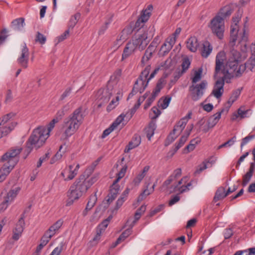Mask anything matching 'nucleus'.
Instances as JSON below:
<instances>
[{"mask_svg": "<svg viewBox=\"0 0 255 255\" xmlns=\"http://www.w3.org/2000/svg\"><path fill=\"white\" fill-rule=\"evenodd\" d=\"M212 50L213 47L211 43L208 41H205L202 44L200 51L201 55L203 58H207L210 55Z\"/></svg>", "mask_w": 255, "mask_h": 255, "instance_id": "nucleus-24", "label": "nucleus"}, {"mask_svg": "<svg viewBox=\"0 0 255 255\" xmlns=\"http://www.w3.org/2000/svg\"><path fill=\"white\" fill-rule=\"evenodd\" d=\"M113 95L112 89L108 86L107 88L100 89L98 92V98L101 101L99 107H101L103 104L107 103Z\"/></svg>", "mask_w": 255, "mask_h": 255, "instance_id": "nucleus-15", "label": "nucleus"}, {"mask_svg": "<svg viewBox=\"0 0 255 255\" xmlns=\"http://www.w3.org/2000/svg\"><path fill=\"white\" fill-rule=\"evenodd\" d=\"M209 161H204L202 164L199 165L195 172V174H200L202 171L206 169L208 166Z\"/></svg>", "mask_w": 255, "mask_h": 255, "instance_id": "nucleus-62", "label": "nucleus"}, {"mask_svg": "<svg viewBox=\"0 0 255 255\" xmlns=\"http://www.w3.org/2000/svg\"><path fill=\"white\" fill-rule=\"evenodd\" d=\"M178 136V135H177L176 133H173V130L167 136L165 142V146H167L169 145L170 143L174 141V140Z\"/></svg>", "mask_w": 255, "mask_h": 255, "instance_id": "nucleus-51", "label": "nucleus"}, {"mask_svg": "<svg viewBox=\"0 0 255 255\" xmlns=\"http://www.w3.org/2000/svg\"><path fill=\"white\" fill-rule=\"evenodd\" d=\"M156 46L153 42H151L147 49L146 50L144 55L142 58L141 62V64L144 66L145 63L147 62L151 57L153 52L156 49Z\"/></svg>", "mask_w": 255, "mask_h": 255, "instance_id": "nucleus-20", "label": "nucleus"}, {"mask_svg": "<svg viewBox=\"0 0 255 255\" xmlns=\"http://www.w3.org/2000/svg\"><path fill=\"white\" fill-rule=\"evenodd\" d=\"M224 82L222 80H217L213 87L210 95L206 98L205 102H210L214 96L217 99H220L224 93Z\"/></svg>", "mask_w": 255, "mask_h": 255, "instance_id": "nucleus-10", "label": "nucleus"}, {"mask_svg": "<svg viewBox=\"0 0 255 255\" xmlns=\"http://www.w3.org/2000/svg\"><path fill=\"white\" fill-rule=\"evenodd\" d=\"M25 216L24 214L21 215L15 228L13 230L12 239L14 241H17L22 235L25 226Z\"/></svg>", "mask_w": 255, "mask_h": 255, "instance_id": "nucleus-13", "label": "nucleus"}, {"mask_svg": "<svg viewBox=\"0 0 255 255\" xmlns=\"http://www.w3.org/2000/svg\"><path fill=\"white\" fill-rule=\"evenodd\" d=\"M247 250L238 251L236 252L234 255H243L246 254V255H255V248H250Z\"/></svg>", "mask_w": 255, "mask_h": 255, "instance_id": "nucleus-55", "label": "nucleus"}, {"mask_svg": "<svg viewBox=\"0 0 255 255\" xmlns=\"http://www.w3.org/2000/svg\"><path fill=\"white\" fill-rule=\"evenodd\" d=\"M121 97L122 96L119 93V95L116 97V100L113 99L112 100L107 108L108 111H112L119 104V101Z\"/></svg>", "mask_w": 255, "mask_h": 255, "instance_id": "nucleus-46", "label": "nucleus"}, {"mask_svg": "<svg viewBox=\"0 0 255 255\" xmlns=\"http://www.w3.org/2000/svg\"><path fill=\"white\" fill-rule=\"evenodd\" d=\"M73 166L72 165H70L68 167L65 168L66 170H67V177L66 179H65V181H69L72 180L78 174V170L80 168V165L77 164L73 169Z\"/></svg>", "mask_w": 255, "mask_h": 255, "instance_id": "nucleus-23", "label": "nucleus"}, {"mask_svg": "<svg viewBox=\"0 0 255 255\" xmlns=\"http://www.w3.org/2000/svg\"><path fill=\"white\" fill-rule=\"evenodd\" d=\"M232 13V10L229 6H225L222 8L220 12L221 16L223 18L226 16L230 15Z\"/></svg>", "mask_w": 255, "mask_h": 255, "instance_id": "nucleus-58", "label": "nucleus"}, {"mask_svg": "<svg viewBox=\"0 0 255 255\" xmlns=\"http://www.w3.org/2000/svg\"><path fill=\"white\" fill-rule=\"evenodd\" d=\"M97 198L96 195L91 196L89 201L88 202L85 211L83 212L84 216L86 215L87 211L90 210L95 204Z\"/></svg>", "mask_w": 255, "mask_h": 255, "instance_id": "nucleus-38", "label": "nucleus"}, {"mask_svg": "<svg viewBox=\"0 0 255 255\" xmlns=\"http://www.w3.org/2000/svg\"><path fill=\"white\" fill-rule=\"evenodd\" d=\"M97 180L96 176L85 178V175H81L76 180L73 185L75 186V188L83 196Z\"/></svg>", "mask_w": 255, "mask_h": 255, "instance_id": "nucleus-6", "label": "nucleus"}, {"mask_svg": "<svg viewBox=\"0 0 255 255\" xmlns=\"http://www.w3.org/2000/svg\"><path fill=\"white\" fill-rule=\"evenodd\" d=\"M165 84V80L162 78L160 79L157 83L155 89L152 92V95L156 97L158 95L161 90L163 88Z\"/></svg>", "mask_w": 255, "mask_h": 255, "instance_id": "nucleus-37", "label": "nucleus"}, {"mask_svg": "<svg viewBox=\"0 0 255 255\" xmlns=\"http://www.w3.org/2000/svg\"><path fill=\"white\" fill-rule=\"evenodd\" d=\"M207 81L203 80L199 84H193L189 87V90L193 101H197L201 99L207 87Z\"/></svg>", "mask_w": 255, "mask_h": 255, "instance_id": "nucleus-8", "label": "nucleus"}, {"mask_svg": "<svg viewBox=\"0 0 255 255\" xmlns=\"http://www.w3.org/2000/svg\"><path fill=\"white\" fill-rule=\"evenodd\" d=\"M182 75V73H180L178 71L176 72L174 74L173 78L171 79L170 83H169L170 88H171L177 81V80Z\"/></svg>", "mask_w": 255, "mask_h": 255, "instance_id": "nucleus-64", "label": "nucleus"}, {"mask_svg": "<svg viewBox=\"0 0 255 255\" xmlns=\"http://www.w3.org/2000/svg\"><path fill=\"white\" fill-rule=\"evenodd\" d=\"M202 69L199 68L198 70L194 72V76L191 78L192 83L197 84L198 82L200 81L202 78Z\"/></svg>", "mask_w": 255, "mask_h": 255, "instance_id": "nucleus-44", "label": "nucleus"}, {"mask_svg": "<svg viewBox=\"0 0 255 255\" xmlns=\"http://www.w3.org/2000/svg\"><path fill=\"white\" fill-rule=\"evenodd\" d=\"M178 136V135H177L176 133H173V130L167 136L165 142V146H167L169 145L170 143L174 141V140Z\"/></svg>", "mask_w": 255, "mask_h": 255, "instance_id": "nucleus-52", "label": "nucleus"}, {"mask_svg": "<svg viewBox=\"0 0 255 255\" xmlns=\"http://www.w3.org/2000/svg\"><path fill=\"white\" fill-rule=\"evenodd\" d=\"M181 175V169H177L174 171L173 175L170 176L169 178L166 180L164 184L167 186L170 184L176 177H179Z\"/></svg>", "mask_w": 255, "mask_h": 255, "instance_id": "nucleus-40", "label": "nucleus"}, {"mask_svg": "<svg viewBox=\"0 0 255 255\" xmlns=\"http://www.w3.org/2000/svg\"><path fill=\"white\" fill-rule=\"evenodd\" d=\"M156 128V125L155 122H151L148 127L145 128V131L146 134V136L149 140H150L151 137L154 133V131Z\"/></svg>", "mask_w": 255, "mask_h": 255, "instance_id": "nucleus-33", "label": "nucleus"}, {"mask_svg": "<svg viewBox=\"0 0 255 255\" xmlns=\"http://www.w3.org/2000/svg\"><path fill=\"white\" fill-rule=\"evenodd\" d=\"M186 46L190 51L196 52L199 46L197 38L195 36L189 38L186 42Z\"/></svg>", "mask_w": 255, "mask_h": 255, "instance_id": "nucleus-29", "label": "nucleus"}, {"mask_svg": "<svg viewBox=\"0 0 255 255\" xmlns=\"http://www.w3.org/2000/svg\"><path fill=\"white\" fill-rule=\"evenodd\" d=\"M15 114L13 113H10L4 115L2 117L1 122H0V126L4 125H9L12 123H16L15 122L13 121V118L14 117Z\"/></svg>", "mask_w": 255, "mask_h": 255, "instance_id": "nucleus-32", "label": "nucleus"}, {"mask_svg": "<svg viewBox=\"0 0 255 255\" xmlns=\"http://www.w3.org/2000/svg\"><path fill=\"white\" fill-rule=\"evenodd\" d=\"M242 15V11L239 10L236 13V15L232 18L233 22L231 25L230 33L233 41H235L236 40V36L239 31L238 23L241 20Z\"/></svg>", "mask_w": 255, "mask_h": 255, "instance_id": "nucleus-16", "label": "nucleus"}, {"mask_svg": "<svg viewBox=\"0 0 255 255\" xmlns=\"http://www.w3.org/2000/svg\"><path fill=\"white\" fill-rule=\"evenodd\" d=\"M80 16L81 15L79 13H77L71 17L68 24L69 30L70 28H73L79 19Z\"/></svg>", "mask_w": 255, "mask_h": 255, "instance_id": "nucleus-43", "label": "nucleus"}, {"mask_svg": "<svg viewBox=\"0 0 255 255\" xmlns=\"http://www.w3.org/2000/svg\"><path fill=\"white\" fill-rule=\"evenodd\" d=\"M127 169V166L124 165L120 171L117 173V179L114 181L116 182H118L121 179L124 177Z\"/></svg>", "mask_w": 255, "mask_h": 255, "instance_id": "nucleus-61", "label": "nucleus"}, {"mask_svg": "<svg viewBox=\"0 0 255 255\" xmlns=\"http://www.w3.org/2000/svg\"><path fill=\"white\" fill-rule=\"evenodd\" d=\"M150 39H148L147 33L146 31L139 32L135 34L129 41L124 48L122 54V59L127 58L131 55L136 50L138 49L142 51L145 48Z\"/></svg>", "mask_w": 255, "mask_h": 255, "instance_id": "nucleus-3", "label": "nucleus"}, {"mask_svg": "<svg viewBox=\"0 0 255 255\" xmlns=\"http://www.w3.org/2000/svg\"><path fill=\"white\" fill-rule=\"evenodd\" d=\"M29 56L28 48L27 47L26 44L24 43L21 45L20 55L17 59L18 64L23 68H27Z\"/></svg>", "mask_w": 255, "mask_h": 255, "instance_id": "nucleus-12", "label": "nucleus"}, {"mask_svg": "<svg viewBox=\"0 0 255 255\" xmlns=\"http://www.w3.org/2000/svg\"><path fill=\"white\" fill-rule=\"evenodd\" d=\"M21 148H16L9 150L4 154L0 160L5 162L0 169V183L3 181L19 161L18 155Z\"/></svg>", "mask_w": 255, "mask_h": 255, "instance_id": "nucleus-2", "label": "nucleus"}, {"mask_svg": "<svg viewBox=\"0 0 255 255\" xmlns=\"http://www.w3.org/2000/svg\"><path fill=\"white\" fill-rule=\"evenodd\" d=\"M84 118L82 108L79 107L65 119L63 125V135L65 138L68 139L76 132L82 124Z\"/></svg>", "mask_w": 255, "mask_h": 255, "instance_id": "nucleus-1", "label": "nucleus"}, {"mask_svg": "<svg viewBox=\"0 0 255 255\" xmlns=\"http://www.w3.org/2000/svg\"><path fill=\"white\" fill-rule=\"evenodd\" d=\"M51 239L50 237L44 233V235L41 239L40 244L37 246L36 252L37 253H39L43 248L45 246Z\"/></svg>", "mask_w": 255, "mask_h": 255, "instance_id": "nucleus-36", "label": "nucleus"}, {"mask_svg": "<svg viewBox=\"0 0 255 255\" xmlns=\"http://www.w3.org/2000/svg\"><path fill=\"white\" fill-rule=\"evenodd\" d=\"M193 128V125L192 124L190 126H188L185 131V134L182 135L180 138L178 143L175 144V147L176 150H178L181 147H182L186 140H187L188 137L190 134L191 131L192 130Z\"/></svg>", "mask_w": 255, "mask_h": 255, "instance_id": "nucleus-26", "label": "nucleus"}, {"mask_svg": "<svg viewBox=\"0 0 255 255\" xmlns=\"http://www.w3.org/2000/svg\"><path fill=\"white\" fill-rule=\"evenodd\" d=\"M178 136V135H177L176 133H173V130L167 136L165 142V146H167L169 145L170 143L174 141V140Z\"/></svg>", "mask_w": 255, "mask_h": 255, "instance_id": "nucleus-53", "label": "nucleus"}, {"mask_svg": "<svg viewBox=\"0 0 255 255\" xmlns=\"http://www.w3.org/2000/svg\"><path fill=\"white\" fill-rule=\"evenodd\" d=\"M190 65V61L189 59L188 58L184 59L181 64L182 69L181 71L179 70L178 72L180 73H182V74H183L189 68Z\"/></svg>", "mask_w": 255, "mask_h": 255, "instance_id": "nucleus-54", "label": "nucleus"}, {"mask_svg": "<svg viewBox=\"0 0 255 255\" xmlns=\"http://www.w3.org/2000/svg\"><path fill=\"white\" fill-rule=\"evenodd\" d=\"M151 70L150 65L146 66L145 69L142 71L139 77L135 82L132 91L129 94L128 99L132 98L134 95L138 92L142 93L146 88L149 81L153 78L158 71V68H156L148 76Z\"/></svg>", "mask_w": 255, "mask_h": 255, "instance_id": "nucleus-4", "label": "nucleus"}, {"mask_svg": "<svg viewBox=\"0 0 255 255\" xmlns=\"http://www.w3.org/2000/svg\"><path fill=\"white\" fill-rule=\"evenodd\" d=\"M188 178L187 177L182 178L178 182V184L174 186V191H178L182 193L189 190V187L191 186L192 184L191 182H189L187 184H185Z\"/></svg>", "mask_w": 255, "mask_h": 255, "instance_id": "nucleus-19", "label": "nucleus"}, {"mask_svg": "<svg viewBox=\"0 0 255 255\" xmlns=\"http://www.w3.org/2000/svg\"><path fill=\"white\" fill-rule=\"evenodd\" d=\"M46 37L43 34L39 32H37L35 38V41L39 42L41 44H43L45 43Z\"/></svg>", "mask_w": 255, "mask_h": 255, "instance_id": "nucleus-63", "label": "nucleus"}, {"mask_svg": "<svg viewBox=\"0 0 255 255\" xmlns=\"http://www.w3.org/2000/svg\"><path fill=\"white\" fill-rule=\"evenodd\" d=\"M241 66L239 67V69L236 70H231V68L224 67L223 69L222 72L224 76L222 78H219L218 80H222L224 82V85L225 82L229 83L231 82V79L235 75L237 77H239L241 75L242 72H240Z\"/></svg>", "mask_w": 255, "mask_h": 255, "instance_id": "nucleus-11", "label": "nucleus"}, {"mask_svg": "<svg viewBox=\"0 0 255 255\" xmlns=\"http://www.w3.org/2000/svg\"><path fill=\"white\" fill-rule=\"evenodd\" d=\"M209 27L212 32L219 38L222 39L224 36L225 29L224 19L220 15L215 16L211 20Z\"/></svg>", "mask_w": 255, "mask_h": 255, "instance_id": "nucleus-7", "label": "nucleus"}, {"mask_svg": "<svg viewBox=\"0 0 255 255\" xmlns=\"http://www.w3.org/2000/svg\"><path fill=\"white\" fill-rule=\"evenodd\" d=\"M67 196L68 199L66 205L69 206L72 205L75 201L78 200L82 195L75 188V186L72 185L67 192Z\"/></svg>", "mask_w": 255, "mask_h": 255, "instance_id": "nucleus-14", "label": "nucleus"}, {"mask_svg": "<svg viewBox=\"0 0 255 255\" xmlns=\"http://www.w3.org/2000/svg\"><path fill=\"white\" fill-rule=\"evenodd\" d=\"M241 94V90L240 89H237L235 91H234L231 97H230L228 103V104L231 106L232 105L233 103L237 100V99L239 97L240 95Z\"/></svg>", "mask_w": 255, "mask_h": 255, "instance_id": "nucleus-45", "label": "nucleus"}, {"mask_svg": "<svg viewBox=\"0 0 255 255\" xmlns=\"http://www.w3.org/2000/svg\"><path fill=\"white\" fill-rule=\"evenodd\" d=\"M178 136V135H177L176 133H173V130L167 136L165 142V146H167L169 145L170 143L174 141V140Z\"/></svg>", "mask_w": 255, "mask_h": 255, "instance_id": "nucleus-50", "label": "nucleus"}, {"mask_svg": "<svg viewBox=\"0 0 255 255\" xmlns=\"http://www.w3.org/2000/svg\"><path fill=\"white\" fill-rule=\"evenodd\" d=\"M20 190L21 189L19 187H12L7 193L6 196L3 198L10 203H11L16 198Z\"/></svg>", "mask_w": 255, "mask_h": 255, "instance_id": "nucleus-22", "label": "nucleus"}, {"mask_svg": "<svg viewBox=\"0 0 255 255\" xmlns=\"http://www.w3.org/2000/svg\"><path fill=\"white\" fill-rule=\"evenodd\" d=\"M172 48L169 44L164 42L160 48V52L162 55L167 54Z\"/></svg>", "mask_w": 255, "mask_h": 255, "instance_id": "nucleus-57", "label": "nucleus"}, {"mask_svg": "<svg viewBox=\"0 0 255 255\" xmlns=\"http://www.w3.org/2000/svg\"><path fill=\"white\" fill-rule=\"evenodd\" d=\"M25 25L24 18L20 17L14 19L11 23L10 27L15 31H22Z\"/></svg>", "mask_w": 255, "mask_h": 255, "instance_id": "nucleus-21", "label": "nucleus"}, {"mask_svg": "<svg viewBox=\"0 0 255 255\" xmlns=\"http://www.w3.org/2000/svg\"><path fill=\"white\" fill-rule=\"evenodd\" d=\"M155 186V184H154L152 185V188L150 189V191L147 189L144 190V191L142 192V193H141L140 194V195L138 197L137 201L140 202V201H142L144 199V198H145V196L150 194L151 193L154 191Z\"/></svg>", "mask_w": 255, "mask_h": 255, "instance_id": "nucleus-56", "label": "nucleus"}, {"mask_svg": "<svg viewBox=\"0 0 255 255\" xmlns=\"http://www.w3.org/2000/svg\"><path fill=\"white\" fill-rule=\"evenodd\" d=\"M48 137L46 128L39 127L34 129L26 142V150L27 153H29L34 148L38 149L42 146Z\"/></svg>", "mask_w": 255, "mask_h": 255, "instance_id": "nucleus-5", "label": "nucleus"}, {"mask_svg": "<svg viewBox=\"0 0 255 255\" xmlns=\"http://www.w3.org/2000/svg\"><path fill=\"white\" fill-rule=\"evenodd\" d=\"M240 58L241 54L239 51L235 49L231 50L226 63L227 67L231 68L233 70L239 69L238 62Z\"/></svg>", "mask_w": 255, "mask_h": 255, "instance_id": "nucleus-9", "label": "nucleus"}, {"mask_svg": "<svg viewBox=\"0 0 255 255\" xmlns=\"http://www.w3.org/2000/svg\"><path fill=\"white\" fill-rule=\"evenodd\" d=\"M64 244L61 243L57 247H56L49 255H60L63 250Z\"/></svg>", "mask_w": 255, "mask_h": 255, "instance_id": "nucleus-60", "label": "nucleus"}, {"mask_svg": "<svg viewBox=\"0 0 255 255\" xmlns=\"http://www.w3.org/2000/svg\"><path fill=\"white\" fill-rule=\"evenodd\" d=\"M201 140L199 138H195L191 140L190 143L186 147L185 150H187V152L193 150L196 145L200 142Z\"/></svg>", "mask_w": 255, "mask_h": 255, "instance_id": "nucleus-42", "label": "nucleus"}, {"mask_svg": "<svg viewBox=\"0 0 255 255\" xmlns=\"http://www.w3.org/2000/svg\"><path fill=\"white\" fill-rule=\"evenodd\" d=\"M102 233V232L101 229H98L97 230L96 235L93 239V240H91L89 243L90 247L95 246L98 244L101 239Z\"/></svg>", "mask_w": 255, "mask_h": 255, "instance_id": "nucleus-41", "label": "nucleus"}, {"mask_svg": "<svg viewBox=\"0 0 255 255\" xmlns=\"http://www.w3.org/2000/svg\"><path fill=\"white\" fill-rule=\"evenodd\" d=\"M245 65L246 67L250 70L252 71L253 70L255 66V53L252 55L251 57L245 64Z\"/></svg>", "mask_w": 255, "mask_h": 255, "instance_id": "nucleus-47", "label": "nucleus"}, {"mask_svg": "<svg viewBox=\"0 0 255 255\" xmlns=\"http://www.w3.org/2000/svg\"><path fill=\"white\" fill-rule=\"evenodd\" d=\"M141 142L140 136L134 135L125 149V152H128L130 150L137 147Z\"/></svg>", "mask_w": 255, "mask_h": 255, "instance_id": "nucleus-25", "label": "nucleus"}, {"mask_svg": "<svg viewBox=\"0 0 255 255\" xmlns=\"http://www.w3.org/2000/svg\"><path fill=\"white\" fill-rule=\"evenodd\" d=\"M226 59V54L224 51H220L217 53L216 57L215 76L220 72L222 68L224 69V67H226V65H224V63Z\"/></svg>", "mask_w": 255, "mask_h": 255, "instance_id": "nucleus-17", "label": "nucleus"}, {"mask_svg": "<svg viewBox=\"0 0 255 255\" xmlns=\"http://www.w3.org/2000/svg\"><path fill=\"white\" fill-rule=\"evenodd\" d=\"M224 112V109H222L220 112H219L212 116L210 117L208 122L211 128H213L219 122L221 119V114Z\"/></svg>", "mask_w": 255, "mask_h": 255, "instance_id": "nucleus-34", "label": "nucleus"}, {"mask_svg": "<svg viewBox=\"0 0 255 255\" xmlns=\"http://www.w3.org/2000/svg\"><path fill=\"white\" fill-rule=\"evenodd\" d=\"M188 122L187 117L181 119L174 126L173 128V133H176L177 135H179L185 128Z\"/></svg>", "mask_w": 255, "mask_h": 255, "instance_id": "nucleus-27", "label": "nucleus"}, {"mask_svg": "<svg viewBox=\"0 0 255 255\" xmlns=\"http://www.w3.org/2000/svg\"><path fill=\"white\" fill-rule=\"evenodd\" d=\"M17 123H12L11 125H4L0 126V138L9 134L16 127Z\"/></svg>", "mask_w": 255, "mask_h": 255, "instance_id": "nucleus-30", "label": "nucleus"}, {"mask_svg": "<svg viewBox=\"0 0 255 255\" xmlns=\"http://www.w3.org/2000/svg\"><path fill=\"white\" fill-rule=\"evenodd\" d=\"M152 9L153 6L152 5L150 4L147 6V7L145 9L142 10L140 16L135 23V26H142L143 23L149 19L151 14V11Z\"/></svg>", "mask_w": 255, "mask_h": 255, "instance_id": "nucleus-18", "label": "nucleus"}, {"mask_svg": "<svg viewBox=\"0 0 255 255\" xmlns=\"http://www.w3.org/2000/svg\"><path fill=\"white\" fill-rule=\"evenodd\" d=\"M249 112L248 110H245L243 109V107L240 108L237 111V113H234L231 118L232 121H235L237 120L238 118L240 119H244L247 117V114Z\"/></svg>", "mask_w": 255, "mask_h": 255, "instance_id": "nucleus-31", "label": "nucleus"}, {"mask_svg": "<svg viewBox=\"0 0 255 255\" xmlns=\"http://www.w3.org/2000/svg\"><path fill=\"white\" fill-rule=\"evenodd\" d=\"M123 35L117 37L116 40L113 42L111 49L114 51L117 50L123 42V39H122Z\"/></svg>", "mask_w": 255, "mask_h": 255, "instance_id": "nucleus-49", "label": "nucleus"}, {"mask_svg": "<svg viewBox=\"0 0 255 255\" xmlns=\"http://www.w3.org/2000/svg\"><path fill=\"white\" fill-rule=\"evenodd\" d=\"M62 224L63 221L62 220L57 221L53 225L49 227V229L45 233L52 238L60 228Z\"/></svg>", "mask_w": 255, "mask_h": 255, "instance_id": "nucleus-28", "label": "nucleus"}, {"mask_svg": "<svg viewBox=\"0 0 255 255\" xmlns=\"http://www.w3.org/2000/svg\"><path fill=\"white\" fill-rule=\"evenodd\" d=\"M198 125L199 126V128L198 131L199 132L200 131H202L206 133L208 130L211 128V127H210V125L209 124V122L207 121V122H205L204 120H200L198 123Z\"/></svg>", "mask_w": 255, "mask_h": 255, "instance_id": "nucleus-39", "label": "nucleus"}, {"mask_svg": "<svg viewBox=\"0 0 255 255\" xmlns=\"http://www.w3.org/2000/svg\"><path fill=\"white\" fill-rule=\"evenodd\" d=\"M112 17L113 15H111L108 21L105 22L104 25L101 26L98 32L99 35L103 34L106 31V30L108 29L109 25L111 23V22L112 21Z\"/></svg>", "mask_w": 255, "mask_h": 255, "instance_id": "nucleus-59", "label": "nucleus"}, {"mask_svg": "<svg viewBox=\"0 0 255 255\" xmlns=\"http://www.w3.org/2000/svg\"><path fill=\"white\" fill-rule=\"evenodd\" d=\"M171 100V98L166 97L164 99H160L159 101V106L162 109H166L169 105Z\"/></svg>", "mask_w": 255, "mask_h": 255, "instance_id": "nucleus-48", "label": "nucleus"}, {"mask_svg": "<svg viewBox=\"0 0 255 255\" xmlns=\"http://www.w3.org/2000/svg\"><path fill=\"white\" fill-rule=\"evenodd\" d=\"M227 196L225 188L223 187H220L216 192L214 197V201L216 202L218 201L223 199Z\"/></svg>", "mask_w": 255, "mask_h": 255, "instance_id": "nucleus-35", "label": "nucleus"}]
</instances>
